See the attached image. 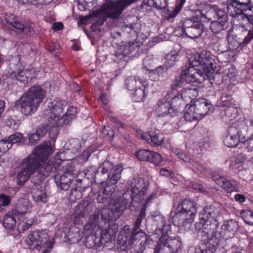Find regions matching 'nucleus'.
<instances>
[{
	"instance_id": "nucleus-1",
	"label": "nucleus",
	"mask_w": 253,
	"mask_h": 253,
	"mask_svg": "<svg viewBox=\"0 0 253 253\" xmlns=\"http://www.w3.org/2000/svg\"><path fill=\"white\" fill-rule=\"evenodd\" d=\"M140 29V25L137 23L124 25L122 27V32H115L112 36V45L119 46L114 55L116 62H119L127 56H129L133 49L134 41L138 36V32Z\"/></svg>"
},
{
	"instance_id": "nucleus-2",
	"label": "nucleus",
	"mask_w": 253,
	"mask_h": 253,
	"mask_svg": "<svg viewBox=\"0 0 253 253\" xmlns=\"http://www.w3.org/2000/svg\"><path fill=\"white\" fill-rule=\"evenodd\" d=\"M239 229L238 223L235 220L225 221L221 226V231L210 235L208 240L200 246L195 247V253H214L220 244L229 243Z\"/></svg>"
},
{
	"instance_id": "nucleus-3",
	"label": "nucleus",
	"mask_w": 253,
	"mask_h": 253,
	"mask_svg": "<svg viewBox=\"0 0 253 253\" xmlns=\"http://www.w3.org/2000/svg\"><path fill=\"white\" fill-rule=\"evenodd\" d=\"M45 94L46 91L41 86H31L15 101L13 109L24 116H31L37 111Z\"/></svg>"
},
{
	"instance_id": "nucleus-4",
	"label": "nucleus",
	"mask_w": 253,
	"mask_h": 253,
	"mask_svg": "<svg viewBox=\"0 0 253 253\" xmlns=\"http://www.w3.org/2000/svg\"><path fill=\"white\" fill-rule=\"evenodd\" d=\"M220 215L219 210L211 205L206 206L201 211L199 221L195 223V226L203 243L208 240L210 235L215 233L219 225L217 218Z\"/></svg>"
},
{
	"instance_id": "nucleus-5",
	"label": "nucleus",
	"mask_w": 253,
	"mask_h": 253,
	"mask_svg": "<svg viewBox=\"0 0 253 253\" xmlns=\"http://www.w3.org/2000/svg\"><path fill=\"white\" fill-rule=\"evenodd\" d=\"M172 211V222L186 231L190 230L197 212L196 203L185 199L175 203Z\"/></svg>"
},
{
	"instance_id": "nucleus-6",
	"label": "nucleus",
	"mask_w": 253,
	"mask_h": 253,
	"mask_svg": "<svg viewBox=\"0 0 253 253\" xmlns=\"http://www.w3.org/2000/svg\"><path fill=\"white\" fill-rule=\"evenodd\" d=\"M147 236L142 230H132L126 225L121 230L117 238V248L120 251H125L128 246L139 245L144 247L147 242Z\"/></svg>"
},
{
	"instance_id": "nucleus-7",
	"label": "nucleus",
	"mask_w": 253,
	"mask_h": 253,
	"mask_svg": "<svg viewBox=\"0 0 253 253\" xmlns=\"http://www.w3.org/2000/svg\"><path fill=\"white\" fill-rule=\"evenodd\" d=\"M50 151L49 142L40 144L22 161L20 164L21 168H24L25 169L34 174L41 163L47 159Z\"/></svg>"
},
{
	"instance_id": "nucleus-8",
	"label": "nucleus",
	"mask_w": 253,
	"mask_h": 253,
	"mask_svg": "<svg viewBox=\"0 0 253 253\" xmlns=\"http://www.w3.org/2000/svg\"><path fill=\"white\" fill-rule=\"evenodd\" d=\"M227 10L231 16L253 22V2L252 0H227Z\"/></svg>"
},
{
	"instance_id": "nucleus-9",
	"label": "nucleus",
	"mask_w": 253,
	"mask_h": 253,
	"mask_svg": "<svg viewBox=\"0 0 253 253\" xmlns=\"http://www.w3.org/2000/svg\"><path fill=\"white\" fill-rule=\"evenodd\" d=\"M26 245L30 249H37L40 251L43 249L42 253H49L53 243L49 241L48 235L45 231L31 232L26 240Z\"/></svg>"
},
{
	"instance_id": "nucleus-10",
	"label": "nucleus",
	"mask_w": 253,
	"mask_h": 253,
	"mask_svg": "<svg viewBox=\"0 0 253 253\" xmlns=\"http://www.w3.org/2000/svg\"><path fill=\"white\" fill-rule=\"evenodd\" d=\"M204 25L198 17H192L186 19L182 27V35H185L191 39H197L201 35L203 32Z\"/></svg>"
},
{
	"instance_id": "nucleus-11",
	"label": "nucleus",
	"mask_w": 253,
	"mask_h": 253,
	"mask_svg": "<svg viewBox=\"0 0 253 253\" xmlns=\"http://www.w3.org/2000/svg\"><path fill=\"white\" fill-rule=\"evenodd\" d=\"M103 4L101 8L93 12L92 14L86 15L81 19L83 24H86L89 19L93 18L94 22L93 25L95 26H100L103 24L108 18L111 17V1Z\"/></svg>"
},
{
	"instance_id": "nucleus-12",
	"label": "nucleus",
	"mask_w": 253,
	"mask_h": 253,
	"mask_svg": "<svg viewBox=\"0 0 253 253\" xmlns=\"http://www.w3.org/2000/svg\"><path fill=\"white\" fill-rule=\"evenodd\" d=\"M59 167V164L56 163L54 160H50L46 163L44 161L42 162L37 170V175L31 178V182L34 183L36 186L40 184L41 181L48 177L51 172L57 170Z\"/></svg>"
},
{
	"instance_id": "nucleus-13",
	"label": "nucleus",
	"mask_w": 253,
	"mask_h": 253,
	"mask_svg": "<svg viewBox=\"0 0 253 253\" xmlns=\"http://www.w3.org/2000/svg\"><path fill=\"white\" fill-rule=\"evenodd\" d=\"M190 64L196 67L203 66L202 69L208 73H213L216 67L215 62L211 52L206 50H202L199 54L197 59L195 58Z\"/></svg>"
},
{
	"instance_id": "nucleus-14",
	"label": "nucleus",
	"mask_w": 253,
	"mask_h": 253,
	"mask_svg": "<svg viewBox=\"0 0 253 253\" xmlns=\"http://www.w3.org/2000/svg\"><path fill=\"white\" fill-rule=\"evenodd\" d=\"M170 226V225L164 226L162 234L158 243L162 247L168 248L170 253H177L182 245L180 238L177 236L171 237L169 235L168 232L165 233L164 231L165 228L167 229Z\"/></svg>"
},
{
	"instance_id": "nucleus-15",
	"label": "nucleus",
	"mask_w": 253,
	"mask_h": 253,
	"mask_svg": "<svg viewBox=\"0 0 253 253\" xmlns=\"http://www.w3.org/2000/svg\"><path fill=\"white\" fill-rule=\"evenodd\" d=\"M131 186L132 200L138 203H142L147 193L148 184L145 182L144 179L138 177L133 179Z\"/></svg>"
},
{
	"instance_id": "nucleus-16",
	"label": "nucleus",
	"mask_w": 253,
	"mask_h": 253,
	"mask_svg": "<svg viewBox=\"0 0 253 253\" xmlns=\"http://www.w3.org/2000/svg\"><path fill=\"white\" fill-rule=\"evenodd\" d=\"M65 103L64 101L61 100L58 98H55L48 103L47 111L48 112L47 114L49 116V124L52 126H56V124H54V122L56 123L57 119H59L58 117L63 112Z\"/></svg>"
},
{
	"instance_id": "nucleus-17",
	"label": "nucleus",
	"mask_w": 253,
	"mask_h": 253,
	"mask_svg": "<svg viewBox=\"0 0 253 253\" xmlns=\"http://www.w3.org/2000/svg\"><path fill=\"white\" fill-rule=\"evenodd\" d=\"M73 170V168L72 166L69 165L65 169L64 173L61 175L58 173L55 174L54 178L58 189L65 191L69 189L72 182L74 180Z\"/></svg>"
},
{
	"instance_id": "nucleus-18",
	"label": "nucleus",
	"mask_w": 253,
	"mask_h": 253,
	"mask_svg": "<svg viewBox=\"0 0 253 253\" xmlns=\"http://www.w3.org/2000/svg\"><path fill=\"white\" fill-rule=\"evenodd\" d=\"M233 123L228 129V134L224 137L223 143L228 147H236L239 142H245V139Z\"/></svg>"
},
{
	"instance_id": "nucleus-19",
	"label": "nucleus",
	"mask_w": 253,
	"mask_h": 253,
	"mask_svg": "<svg viewBox=\"0 0 253 253\" xmlns=\"http://www.w3.org/2000/svg\"><path fill=\"white\" fill-rule=\"evenodd\" d=\"M102 219L105 224H107L106 227H104L102 229V234L100 237V242L102 244L106 245L108 243L106 239H111V234L110 230L111 228V209L108 206L107 208H103L101 211Z\"/></svg>"
},
{
	"instance_id": "nucleus-20",
	"label": "nucleus",
	"mask_w": 253,
	"mask_h": 253,
	"mask_svg": "<svg viewBox=\"0 0 253 253\" xmlns=\"http://www.w3.org/2000/svg\"><path fill=\"white\" fill-rule=\"evenodd\" d=\"M212 107L211 101L203 98L196 99L194 104L191 105V108L196 111V115L200 119L210 112Z\"/></svg>"
},
{
	"instance_id": "nucleus-21",
	"label": "nucleus",
	"mask_w": 253,
	"mask_h": 253,
	"mask_svg": "<svg viewBox=\"0 0 253 253\" xmlns=\"http://www.w3.org/2000/svg\"><path fill=\"white\" fill-rule=\"evenodd\" d=\"M220 16L212 21L210 29L213 34H219L226 30L229 26L228 15L226 12H220Z\"/></svg>"
},
{
	"instance_id": "nucleus-22",
	"label": "nucleus",
	"mask_w": 253,
	"mask_h": 253,
	"mask_svg": "<svg viewBox=\"0 0 253 253\" xmlns=\"http://www.w3.org/2000/svg\"><path fill=\"white\" fill-rule=\"evenodd\" d=\"M211 178L216 184L224 189L227 193L231 194L233 192L239 191V189L231 183V181L228 180L224 176L218 173H213Z\"/></svg>"
},
{
	"instance_id": "nucleus-23",
	"label": "nucleus",
	"mask_w": 253,
	"mask_h": 253,
	"mask_svg": "<svg viewBox=\"0 0 253 253\" xmlns=\"http://www.w3.org/2000/svg\"><path fill=\"white\" fill-rule=\"evenodd\" d=\"M169 94L165 96L162 99H160L157 104L156 107V112L159 117H165L169 116V117H174L171 113L172 112V108L170 107V102L169 100L168 96Z\"/></svg>"
},
{
	"instance_id": "nucleus-24",
	"label": "nucleus",
	"mask_w": 253,
	"mask_h": 253,
	"mask_svg": "<svg viewBox=\"0 0 253 253\" xmlns=\"http://www.w3.org/2000/svg\"><path fill=\"white\" fill-rule=\"evenodd\" d=\"M234 123L245 140L246 138L253 136V119L236 121Z\"/></svg>"
},
{
	"instance_id": "nucleus-25",
	"label": "nucleus",
	"mask_w": 253,
	"mask_h": 253,
	"mask_svg": "<svg viewBox=\"0 0 253 253\" xmlns=\"http://www.w3.org/2000/svg\"><path fill=\"white\" fill-rule=\"evenodd\" d=\"M137 0H112V19L118 18L123 10Z\"/></svg>"
},
{
	"instance_id": "nucleus-26",
	"label": "nucleus",
	"mask_w": 253,
	"mask_h": 253,
	"mask_svg": "<svg viewBox=\"0 0 253 253\" xmlns=\"http://www.w3.org/2000/svg\"><path fill=\"white\" fill-rule=\"evenodd\" d=\"M220 12H225L224 10L220 8L216 5H211L210 6L209 9L203 12H201V18L200 21H202L203 22H211L212 21L216 19L220 16Z\"/></svg>"
},
{
	"instance_id": "nucleus-27",
	"label": "nucleus",
	"mask_w": 253,
	"mask_h": 253,
	"mask_svg": "<svg viewBox=\"0 0 253 253\" xmlns=\"http://www.w3.org/2000/svg\"><path fill=\"white\" fill-rule=\"evenodd\" d=\"M141 138L152 146H158L163 142V135L156 131H149L148 133L143 132Z\"/></svg>"
},
{
	"instance_id": "nucleus-28",
	"label": "nucleus",
	"mask_w": 253,
	"mask_h": 253,
	"mask_svg": "<svg viewBox=\"0 0 253 253\" xmlns=\"http://www.w3.org/2000/svg\"><path fill=\"white\" fill-rule=\"evenodd\" d=\"M77 113V108L73 106H70L68 109L65 114L59 118V119H57V121L56 123L54 122V124H56V126L59 127L67 126L71 124L73 120L75 118Z\"/></svg>"
},
{
	"instance_id": "nucleus-29",
	"label": "nucleus",
	"mask_w": 253,
	"mask_h": 253,
	"mask_svg": "<svg viewBox=\"0 0 253 253\" xmlns=\"http://www.w3.org/2000/svg\"><path fill=\"white\" fill-rule=\"evenodd\" d=\"M48 123L46 125H41L38 126L36 131V133L40 138L45 135L48 131H49L48 134L49 137L53 139L55 138L58 135L59 131L57 129L58 126H52L49 124V120H48Z\"/></svg>"
},
{
	"instance_id": "nucleus-30",
	"label": "nucleus",
	"mask_w": 253,
	"mask_h": 253,
	"mask_svg": "<svg viewBox=\"0 0 253 253\" xmlns=\"http://www.w3.org/2000/svg\"><path fill=\"white\" fill-rule=\"evenodd\" d=\"M126 87L129 90H133L140 85L144 86L145 87L149 85L148 81L140 77H129L126 80Z\"/></svg>"
},
{
	"instance_id": "nucleus-31",
	"label": "nucleus",
	"mask_w": 253,
	"mask_h": 253,
	"mask_svg": "<svg viewBox=\"0 0 253 253\" xmlns=\"http://www.w3.org/2000/svg\"><path fill=\"white\" fill-rule=\"evenodd\" d=\"M33 186H31L30 185L29 186L31 189V192L34 200L38 203L42 202L45 203L47 201V196L45 189L40 186V184L36 186L34 183H33Z\"/></svg>"
},
{
	"instance_id": "nucleus-32",
	"label": "nucleus",
	"mask_w": 253,
	"mask_h": 253,
	"mask_svg": "<svg viewBox=\"0 0 253 253\" xmlns=\"http://www.w3.org/2000/svg\"><path fill=\"white\" fill-rule=\"evenodd\" d=\"M195 67L196 66L192 65L190 63L188 67H186L184 69V71H186L187 81L191 83H201L204 81V77L199 76L197 69Z\"/></svg>"
},
{
	"instance_id": "nucleus-33",
	"label": "nucleus",
	"mask_w": 253,
	"mask_h": 253,
	"mask_svg": "<svg viewBox=\"0 0 253 253\" xmlns=\"http://www.w3.org/2000/svg\"><path fill=\"white\" fill-rule=\"evenodd\" d=\"M183 99V98L180 93L171 98L170 104L171 108L173 109L171 113L173 115L178 116V114L181 113L183 111L185 105Z\"/></svg>"
},
{
	"instance_id": "nucleus-34",
	"label": "nucleus",
	"mask_w": 253,
	"mask_h": 253,
	"mask_svg": "<svg viewBox=\"0 0 253 253\" xmlns=\"http://www.w3.org/2000/svg\"><path fill=\"white\" fill-rule=\"evenodd\" d=\"M168 3V0H143L140 7L141 9H148V7H154L157 9H162L167 7Z\"/></svg>"
},
{
	"instance_id": "nucleus-35",
	"label": "nucleus",
	"mask_w": 253,
	"mask_h": 253,
	"mask_svg": "<svg viewBox=\"0 0 253 253\" xmlns=\"http://www.w3.org/2000/svg\"><path fill=\"white\" fill-rule=\"evenodd\" d=\"M221 112L222 116H225L229 118V121L236 118L238 115V108L235 102L229 104L227 106H223Z\"/></svg>"
},
{
	"instance_id": "nucleus-36",
	"label": "nucleus",
	"mask_w": 253,
	"mask_h": 253,
	"mask_svg": "<svg viewBox=\"0 0 253 253\" xmlns=\"http://www.w3.org/2000/svg\"><path fill=\"white\" fill-rule=\"evenodd\" d=\"M100 240V238L98 239L92 235L87 236L85 238V246L86 248L89 249H92L99 246H102L104 248V249L106 247H108L110 246V244L111 243V239L109 240L106 239L107 241H108V243L106 244L107 246L105 245L104 244H102Z\"/></svg>"
},
{
	"instance_id": "nucleus-37",
	"label": "nucleus",
	"mask_w": 253,
	"mask_h": 253,
	"mask_svg": "<svg viewBox=\"0 0 253 253\" xmlns=\"http://www.w3.org/2000/svg\"><path fill=\"white\" fill-rule=\"evenodd\" d=\"M185 72L183 69L180 74L175 77L171 84V88L172 90H176L181 88L185 82H188Z\"/></svg>"
},
{
	"instance_id": "nucleus-38",
	"label": "nucleus",
	"mask_w": 253,
	"mask_h": 253,
	"mask_svg": "<svg viewBox=\"0 0 253 253\" xmlns=\"http://www.w3.org/2000/svg\"><path fill=\"white\" fill-rule=\"evenodd\" d=\"M98 203H105L108 206L111 204V186L107 185L103 189L102 193L98 194L97 197Z\"/></svg>"
},
{
	"instance_id": "nucleus-39",
	"label": "nucleus",
	"mask_w": 253,
	"mask_h": 253,
	"mask_svg": "<svg viewBox=\"0 0 253 253\" xmlns=\"http://www.w3.org/2000/svg\"><path fill=\"white\" fill-rule=\"evenodd\" d=\"M82 147V142L77 138L69 140L65 145V148L73 154H76Z\"/></svg>"
},
{
	"instance_id": "nucleus-40",
	"label": "nucleus",
	"mask_w": 253,
	"mask_h": 253,
	"mask_svg": "<svg viewBox=\"0 0 253 253\" xmlns=\"http://www.w3.org/2000/svg\"><path fill=\"white\" fill-rule=\"evenodd\" d=\"M148 87V86L145 87L144 86L140 85V87L134 89L135 90L131 95L132 100L136 102L143 100L147 95L148 91H146V89Z\"/></svg>"
},
{
	"instance_id": "nucleus-41",
	"label": "nucleus",
	"mask_w": 253,
	"mask_h": 253,
	"mask_svg": "<svg viewBox=\"0 0 253 253\" xmlns=\"http://www.w3.org/2000/svg\"><path fill=\"white\" fill-rule=\"evenodd\" d=\"M125 207L121 202H117L114 205H112V221L116 220L123 213Z\"/></svg>"
},
{
	"instance_id": "nucleus-42",
	"label": "nucleus",
	"mask_w": 253,
	"mask_h": 253,
	"mask_svg": "<svg viewBox=\"0 0 253 253\" xmlns=\"http://www.w3.org/2000/svg\"><path fill=\"white\" fill-rule=\"evenodd\" d=\"M123 165L120 164L116 166L112 169V189L113 185L117 183V181L121 178V173L123 170Z\"/></svg>"
},
{
	"instance_id": "nucleus-43",
	"label": "nucleus",
	"mask_w": 253,
	"mask_h": 253,
	"mask_svg": "<svg viewBox=\"0 0 253 253\" xmlns=\"http://www.w3.org/2000/svg\"><path fill=\"white\" fill-rule=\"evenodd\" d=\"M247 38V36L244 38L243 41H238L236 39H232L229 42V48L232 50H238L239 51L242 48L247 44H248L251 41H249L248 42H246V39Z\"/></svg>"
},
{
	"instance_id": "nucleus-44",
	"label": "nucleus",
	"mask_w": 253,
	"mask_h": 253,
	"mask_svg": "<svg viewBox=\"0 0 253 253\" xmlns=\"http://www.w3.org/2000/svg\"><path fill=\"white\" fill-rule=\"evenodd\" d=\"M21 170L17 174V183L19 185H23L30 176L34 174L32 172L25 169L24 168H21Z\"/></svg>"
},
{
	"instance_id": "nucleus-45",
	"label": "nucleus",
	"mask_w": 253,
	"mask_h": 253,
	"mask_svg": "<svg viewBox=\"0 0 253 253\" xmlns=\"http://www.w3.org/2000/svg\"><path fill=\"white\" fill-rule=\"evenodd\" d=\"M29 74L30 73L28 71L20 70L12 76V78L14 77L15 80L21 83L27 84L29 81V79L30 80H31V78L29 76Z\"/></svg>"
},
{
	"instance_id": "nucleus-46",
	"label": "nucleus",
	"mask_w": 253,
	"mask_h": 253,
	"mask_svg": "<svg viewBox=\"0 0 253 253\" xmlns=\"http://www.w3.org/2000/svg\"><path fill=\"white\" fill-rule=\"evenodd\" d=\"M179 56V55L178 53H170L167 54L165 62V66L169 68L173 67L178 60V57Z\"/></svg>"
},
{
	"instance_id": "nucleus-47",
	"label": "nucleus",
	"mask_w": 253,
	"mask_h": 253,
	"mask_svg": "<svg viewBox=\"0 0 253 253\" xmlns=\"http://www.w3.org/2000/svg\"><path fill=\"white\" fill-rule=\"evenodd\" d=\"M2 224L7 229H11L15 226L16 219L12 215H6L3 217Z\"/></svg>"
},
{
	"instance_id": "nucleus-48",
	"label": "nucleus",
	"mask_w": 253,
	"mask_h": 253,
	"mask_svg": "<svg viewBox=\"0 0 253 253\" xmlns=\"http://www.w3.org/2000/svg\"><path fill=\"white\" fill-rule=\"evenodd\" d=\"M184 118L186 121L192 122L194 120H200L198 115H196V111L191 108V105L186 109L184 114Z\"/></svg>"
},
{
	"instance_id": "nucleus-49",
	"label": "nucleus",
	"mask_w": 253,
	"mask_h": 253,
	"mask_svg": "<svg viewBox=\"0 0 253 253\" xmlns=\"http://www.w3.org/2000/svg\"><path fill=\"white\" fill-rule=\"evenodd\" d=\"M220 103L221 107L227 106L229 104L235 102V99L232 97V95L227 92H224L220 98Z\"/></svg>"
},
{
	"instance_id": "nucleus-50",
	"label": "nucleus",
	"mask_w": 253,
	"mask_h": 253,
	"mask_svg": "<svg viewBox=\"0 0 253 253\" xmlns=\"http://www.w3.org/2000/svg\"><path fill=\"white\" fill-rule=\"evenodd\" d=\"M151 151L146 149H140L135 153V157L140 161H148L150 158Z\"/></svg>"
},
{
	"instance_id": "nucleus-51",
	"label": "nucleus",
	"mask_w": 253,
	"mask_h": 253,
	"mask_svg": "<svg viewBox=\"0 0 253 253\" xmlns=\"http://www.w3.org/2000/svg\"><path fill=\"white\" fill-rule=\"evenodd\" d=\"M163 160V157L160 154L155 151H151L148 162L154 164L156 166H158L160 165Z\"/></svg>"
},
{
	"instance_id": "nucleus-52",
	"label": "nucleus",
	"mask_w": 253,
	"mask_h": 253,
	"mask_svg": "<svg viewBox=\"0 0 253 253\" xmlns=\"http://www.w3.org/2000/svg\"><path fill=\"white\" fill-rule=\"evenodd\" d=\"M185 2V0H177L175 8L171 13L168 14V19H171L175 17L176 15H177V14L180 11Z\"/></svg>"
},
{
	"instance_id": "nucleus-53",
	"label": "nucleus",
	"mask_w": 253,
	"mask_h": 253,
	"mask_svg": "<svg viewBox=\"0 0 253 253\" xmlns=\"http://www.w3.org/2000/svg\"><path fill=\"white\" fill-rule=\"evenodd\" d=\"M79 209L84 214H89L92 210L93 205L88 201H82L79 205Z\"/></svg>"
},
{
	"instance_id": "nucleus-54",
	"label": "nucleus",
	"mask_w": 253,
	"mask_h": 253,
	"mask_svg": "<svg viewBox=\"0 0 253 253\" xmlns=\"http://www.w3.org/2000/svg\"><path fill=\"white\" fill-rule=\"evenodd\" d=\"M242 217L248 224L253 225V212L250 210L245 211L242 212Z\"/></svg>"
},
{
	"instance_id": "nucleus-55",
	"label": "nucleus",
	"mask_w": 253,
	"mask_h": 253,
	"mask_svg": "<svg viewBox=\"0 0 253 253\" xmlns=\"http://www.w3.org/2000/svg\"><path fill=\"white\" fill-rule=\"evenodd\" d=\"M21 64L17 60H11L9 64V73L12 76L18 71H19Z\"/></svg>"
},
{
	"instance_id": "nucleus-56",
	"label": "nucleus",
	"mask_w": 253,
	"mask_h": 253,
	"mask_svg": "<svg viewBox=\"0 0 253 253\" xmlns=\"http://www.w3.org/2000/svg\"><path fill=\"white\" fill-rule=\"evenodd\" d=\"M7 140L11 143V146L15 143L21 142L23 139L22 134L19 132H16L6 137Z\"/></svg>"
},
{
	"instance_id": "nucleus-57",
	"label": "nucleus",
	"mask_w": 253,
	"mask_h": 253,
	"mask_svg": "<svg viewBox=\"0 0 253 253\" xmlns=\"http://www.w3.org/2000/svg\"><path fill=\"white\" fill-rule=\"evenodd\" d=\"M11 144L7 137L0 140V152L5 153L11 148Z\"/></svg>"
},
{
	"instance_id": "nucleus-58",
	"label": "nucleus",
	"mask_w": 253,
	"mask_h": 253,
	"mask_svg": "<svg viewBox=\"0 0 253 253\" xmlns=\"http://www.w3.org/2000/svg\"><path fill=\"white\" fill-rule=\"evenodd\" d=\"M193 92H195L194 89L185 88L182 90V92L180 94L183 99L188 97L192 100L195 96L193 94Z\"/></svg>"
},
{
	"instance_id": "nucleus-59",
	"label": "nucleus",
	"mask_w": 253,
	"mask_h": 253,
	"mask_svg": "<svg viewBox=\"0 0 253 253\" xmlns=\"http://www.w3.org/2000/svg\"><path fill=\"white\" fill-rule=\"evenodd\" d=\"M18 17L13 13H6L5 14L4 19L6 22L10 25H12L18 19Z\"/></svg>"
},
{
	"instance_id": "nucleus-60",
	"label": "nucleus",
	"mask_w": 253,
	"mask_h": 253,
	"mask_svg": "<svg viewBox=\"0 0 253 253\" xmlns=\"http://www.w3.org/2000/svg\"><path fill=\"white\" fill-rule=\"evenodd\" d=\"M112 124H113L114 127L119 129V131L125 129V125L118 119L116 117H112Z\"/></svg>"
},
{
	"instance_id": "nucleus-61",
	"label": "nucleus",
	"mask_w": 253,
	"mask_h": 253,
	"mask_svg": "<svg viewBox=\"0 0 253 253\" xmlns=\"http://www.w3.org/2000/svg\"><path fill=\"white\" fill-rule=\"evenodd\" d=\"M33 24L30 25H24V29L22 30V32L28 36H30L35 33Z\"/></svg>"
},
{
	"instance_id": "nucleus-62",
	"label": "nucleus",
	"mask_w": 253,
	"mask_h": 253,
	"mask_svg": "<svg viewBox=\"0 0 253 253\" xmlns=\"http://www.w3.org/2000/svg\"><path fill=\"white\" fill-rule=\"evenodd\" d=\"M82 188H72L71 190V195L74 196L76 199H80L82 197Z\"/></svg>"
},
{
	"instance_id": "nucleus-63",
	"label": "nucleus",
	"mask_w": 253,
	"mask_h": 253,
	"mask_svg": "<svg viewBox=\"0 0 253 253\" xmlns=\"http://www.w3.org/2000/svg\"><path fill=\"white\" fill-rule=\"evenodd\" d=\"M174 153L179 159L183 160L184 162H187L189 161V157L181 150L178 149H176Z\"/></svg>"
},
{
	"instance_id": "nucleus-64",
	"label": "nucleus",
	"mask_w": 253,
	"mask_h": 253,
	"mask_svg": "<svg viewBox=\"0 0 253 253\" xmlns=\"http://www.w3.org/2000/svg\"><path fill=\"white\" fill-rule=\"evenodd\" d=\"M242 143L246 145L249 151L253 150V136L251 137L246 138L245 142H243Z\"/></svg>"
}]
</instances>
